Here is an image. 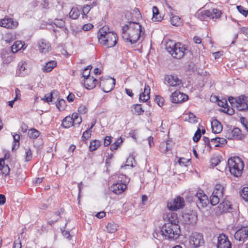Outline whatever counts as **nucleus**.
Wrapping results in <instances>:
<instances>
[{
  "label": "nucleus",
  "mask_w": 248,
  "mask_h": 248,
  "mask_svg": "<svg viewBox=\"0 0 248 248\" xmlns=\"http://www.w3.org/2000/svg\"><path fill=\"white\" fill-rule=\"evenodd\" d=\"M119 178H121V180H119L116 183H114L110 187L111 190L116 194L122 193L126 188L124 184L126 183V175L121 174Z\"/></svg>",
  "instance_id": "nucleus-7"
},
{
  "label": "nucleus",
  "mask_w": 248,
  "mask_h": 248,
  "mask_svg": "<svg viewBox=\"0 0 248 248\" xmlns=\"http://www.w3.org/2000/svg\"><path fill=\"white\" fill-rule=\"evenodd\" d=\"M65 106V101L62 99L59 100L56 104L57 108L61 111L64 109Z\"/></svg>",
  "instance_id": "nucleus-42"
},
{
  "label": "nucleus",
  "mask_w": 248,
  "mask_h": 248,
  "mask_svg": "<svg viewBox=\"0 0 248 248\" xmlns=\"http://www.w3.org/2000/svg\"><path fill=\"white\" fill-rule=\"evenodd\" d=\"M217 248H232V243L228 237L223 233L217 237Z\"/></svg>",
  "instance_id": "nucleus-11"
},
{
  "label": "nucleus",
  "mask_w": 248,
  "mask_h": 248,
  "mask_svg": "<svg viewBox=\"0 0 248 248\" xmlns=\"http://www.w3.org/2000/svg\"><path fill=\"white\" fill-rule=\"evenodd\" d=\"M171 149V148L169 141L162 142L159 145V151L163 154H166Z\"/></svg>",
  "instance_id": "nucleus-29"
},
{
  "label": "nucleus",
  "mask_w": 248,
  "mask_h": 248,
  "mask_svg": "<svg viewBox=\"0 0 248 248\" xmlns=\"http://www.w3.org/2000/svg\"><path fill=\"white\" fill-rule=\"evenodd\" d=\"M54 24L59 28H63L65 26V22L62 19H56Z\"/></svg>",
  "instance_id": "nucleus-50"
},
{
  "label": "nucleus",
  "mask_w": 248,
  "mask_h": 248,
  "mask_svg": "<svg viewBox=\"0 0 248 248\" xmlns=\"http://www.w3.org/2000/svg\"><path fill=\"white\" fill-rule=\"evenodd\" d=\"M184 205L185 201L184 198L179 196L173 200L169 201L167 203V207L170 210L177 211L183 208Z\"/></svg>",
  "instance_id": "nucleus-9"
},
{
  "label": "nucleus",
  "mask_w": 248,
  "mask_h": 248,
  "mask_svg": "<svg viewBox=\"0 0 248 248\" xmlns=\"http://www.w3.org/2000/svg\"><path fill=\"white\" fill-rule=\"evenodd\" d=\"M190 243L194 247H198L204 244L202 235L199 233L194 232L192 233L190 239Z\"/></svg>",
  "instance_id": "nucleus-13"
},
{
  "label": "nucleus",
  "mask_w": 248,
  "mask_h": 248,
  "mask_svg": "<svg viewBox=\"0 0 248 248\" xmlns=\"http://www.w3.org/2000/svg\"><path fill=\"white\" fill-rule=\"evenodd\" d=\"M222 199V197H219L216 194H213V193H212V195L210 198L209 202L211 205L215 206Z\"/></svg>",
  "instance_id": "nucleus-32"
},
{
  "label": "nucleus",
  "mask_w": 248,
  "mask_h": 248,
  "mask_svg": "<svg viewBox=\"0 0 248 248\" xmlns=\"http://www.w3.org/2000/svg\"><path fill=\"white\" fill-rule=\"evenodd\" d=\"M213 194H216L219 197H223L224 194V187L220 184H217L215 186Z\"/></svg>",
  "instance_id": "nucleus-27"
},
{
  "label": "nucleus",
  "mask_w": 248,
  "mask_h": 248,
  "mask_svg": "<svg viewBox=\"0 0 248 248\" xmlns=\"http://www.w3.org/2000/svg\"><path fill=\"white\" fill-rule=\"evenodd\" d=\"M107 31L108 28L106 27H103L99 30L97 35L98 41L107 47H113L117 43L118 36L114 32Z\"/></svg>",
  "instance_id": "nucleus-3"
},
{
  "label": "nucleus",
  "mask_w": 248,
  "mask_h": 248,
  "mask_svg": "<svg viewBox=\"0 0 248 248\" xmlns=\"http://www.w3.org/2000/svg\"><path fill=\"white\" fill-rule=\"evenodd\" d=\"M228 101L232 107H235L236 103L235 101H237V98H234L232 96H230L228 98Z\"/></svg>",
  "instance_id": "nucleus-61"
},
{
  "label": "nucleus",
  "mask_w": 248,
  "mask_h": 248,
  "mask_svg": "<svg viewBox=\"0 0 248 248\" xmlns=\"http://www.w3.org/2000/svg\"><path fill=\"white\" fill-rule=\"evenodd\" d=\"M183 220L186 224L194 225L197 221V215L195 212H190L183 215Z\"/></svg>",
  "instance_id": "nucleus-18"
},
{
  "label": "nucleus",
  "mask_w": 248,
  "mask_h": 248,
  "mask_svg": "<svg viewBox=\"0 0 248 248\" xmlns=\"http://www.w3.org/2000/svg\"><path fill=\"white\" fill-rule=\"evenodd\" d=\"M99 87L105 93H108L112 91L115 85V79L113 78H100L98 82Z\"/></svg>",
  "instance_id": "nucleus-8"
},
{
  "label": "nucleus",
  "mask_w": 248,
  "mask_h": 248,
  "mask_svg": "<svg viewBox=\"0 0 248 248\" xmlns=\"http://www.w3.org/2000/svg\"><path fill=\"white\" fill-rule=\"evenodd\" d=\"M62 125L65 128H68L73 125V121L70 116H66L62 122Z\"/></svg>",
  "instance_id": "nucleus-33"
},
{
  "label": "nucleus",
  "mask_w": 248,
  "mask_h": 248,
  "mask_svg": "<svg viewBox=\"0 0 248 248\" xmlns=\"http://www.w3.org/2000/svg\"><path fill=\"white\" fill-rule=\"evenodd\" d=\"M98 83L97 80L93 77H88L84 81V87L88 90L93 89Z\"/></svg>",
  "instance_id": "nucleus-21"
},
{
  "label": "nucleus",
  "mask_w": 248,
  "mask_h": 248,
  "mask_svg": "<svg viewBox=\"0 0 248 248\" xmlns=\"http://www.w3.org/2000/svg\"><path fill=\"white\" fill-rule=\"evenodd\" d=\"M63 236L68 239H70L72 236L70 235V232L68 231L63 230L62 228L61 229Z\"/></svg>",
  "instance_id": "nucleus-55"
},
{
  "label": "nucleus",
  "mask_w": 248,
  "mask_h": 248,
  "mask_svg": "<svg viewBox=\"0 0 248 248\" xmlns=\"http://www.w3.org/2000/svg\"><path fill=\"white\" fill-rule=\"evenodd\" d=\"M111 143V137L106 136L104 139V144L105 146H108Z\"/></svg>",
  "instance_id": "nucleus-59"
},
{
  "label": "nucleus",
  "mask_w": 248,
  "mask_h": 248,
  "mask_svg": "<svg viewBox=\"0 0 248 248\" xmlns=\"http://www.w3.org/2000/svg\"><path fill=\"white\" fill-rule=\"evenodd\" d=\"M93 28V25L91 24H87L82 27V29L85 31H88Z\"/></svg>",
  "instance_id": "nucleus-62"
},
{
  "label": "nucleus",
  "mask_w": 248,
  "mask_h": 248,
  "mask_svg": "<svg viewBox=\"0 0 248 248\" xmlns=\"http://www.w3.org/2000/svg\"><path fill=\"white\" fill-rule=\"evenodd\" d=\"M32 157V151L30 148H25V160L26 162L31 160Z\"/></svg>",
  "instance_id": "nucleus-39"
},
{
  "label": "nucleus",
  "mask_w": 248,
  "mask_h": 248,
  "mask_svg": "<svg viewBox=\"0 0 248 248\" xmlns=\"http://www.w3.org/2000/svg\"><path fill=\"white\" fill-rule=\"evenodd\" d=\"M29 72L28 69V63L25 61H21L18 64V71L17 74L18 73V76L21 77H24Z\"/></svg>",
  "instance_id": "nucleus-22"
},
{
  "label": "nucleus",
  "mask_w": 248,
  "mask_h": 248,
  "mask_svg": "<svg viewBox=\"0 0 248 248\" xmlns=\"http://www.w3.org/2000/svg\"><path fill=\"white\" fill-rule=\"evenodd\" d=\"M141 93H144V95H150V87L148 85L145 84L144 89V92Z\"/></svg>",
  "instance_id": "nucleus-60"
},
{
  "label": "nucleus",
  "mask_w": 248,
  "mask_h": 248,
  "mask_svg": "<svg viewBox=\"0 0 248 248\" xmlns=\"http://www.w3.org/2000/svg\"><path fill=\"white\" fill-rule=\"evenodd\" d=\"M100 142L98 140H93L90 142L89 149L90 151L96 150L100 146Z\"/></svg>",
  "instance_id": "nucleus-36"
},
{
  "label": "nucleus",
  "mask_w": 248,
  "mask_h": 248,
  "mask_svg": "<svg viewBox=\"0 0 248 248\" xmlns=\"http://www.w3.org/2000/svg\"><path fill=\"white\" fill-rule=\"evenodd\" d=\"M24 44L21 41H16L11 46V50L13 53H15L21 49H24Z\"/></svg>",
  "instance_id": "nucleus-26"
},
{
  "label": "nucleus",
  "mask_w": 248,
  "mask_h": 248,
  "mask_svg": "<svg viewBox=\"0 0 248 248\" xmlns=\"http://www.w3.org/2000/svg\"><path fill=\"white\" fill-rule=\"evenodd\" d=\"M13 248H21V243L19 240L14 242Z\"/></svg>",
  "instance_id": "nucleus-63"
},
{
  "label": "nucleus",
  "mask_w": 248,
  "mask_h": 248,
  "mask_svg": "<svg viewBox=\"0 0 248 248\" xmlns=\"http://www.w3.org/2000/svg\"><path fill=\"white\" fill-rule=\"evenodd\" d=\"M54 92H51L50 93H47L46 95H45L44 97L42 98V99L44 100L45 102H47L49 103L50 102L52 101V93Z\"/></svg>",
  "instance_id": "nucleus-47"
},
{
  "label": "nucleus",
  "mask_w": 248,
  "mask_h": 248,
  "mask_svg": "<svg viewBox=\"0 0 248 248\" xmlns=\"http://www.w3.org/2000/svg\"><path fill=\"white\" fill-rule=\"evenodd\" d=\"M164 80L167 82L170 86L172 87L179 86L182 84V80L176 75H166L165 77Z\"/></svg>",
  "instance_id": "nucleus-16"
},
{
  "label": "nucleus",
  "mask_w": 248,
  "mask_h": 248,
  "mask_svg": "<svg viewBox=\"0 0 248 248\" xmlns=\"http://www.w3.org/2000/svg\"><path fill=\"white\" fill-rule=\"evenodd\" d=\"M201 137V130L200 128H198L194 134L193 140L195 142H197L200 140Z\"/></svg>",
  "instance_id": "nucleus-46"
},
{
  "label": "nucleus",
  "mask_w": 248,
  "mask_h": 248,
  "mask_svg": "<svg viewBox=\"0 0 248 248\" xmlns=\"http://www.w3.org/2000/svg\"><path fill=\"white\" fill-rule=\"evenodd\" d=\"M228 165L231 173L234 176L238 177L242 175L244 164L239 157L234 156L229 158Z\"/></svg>",
  "instance_id": "nucleus-5"
},
{
  "label": "nucleus",
  "mask_w": 248,
  "mask_h": 248,
  "mask_svg": "<svg viewBox=\"0 0 248 248\" xmlns=\"http://www.w3.org/2000/svg\"><path fill=\"white\" fill-rule=\"evenodd\" d=\"M234 239L243 243L248 238V227H242L234 233Z\"/></svg>",
  "instance_id": "nucleus-10"
},
{
  "label": "nucleus",
  "mask_w": 248,
  "mask_h": 248,
  "mask_svg": "<svg viewBox=\"0 0 248 248\" xmlns=\"http://www.w3.org/2000/svg\"><path fill=\"white\" fill-rule=\"evenodd\" d=\"M218 105L226 109L228 107L227 102L226 99L218 100Z\"/></svg>",
  "instance_id": "nucleus-52"
},
{
  "label": "nucleus",
  "mask_w": 248,
  "mask_h": 248,
  "mask_svg": "<svg viewBox=\"0 0 248 248\" xmlns=\"http://www.w3.org/2000/svg\"><path fill=\"white\" fill-rule=\"evenodd\" d=\"M220 162V158L218 156L214 157L211 159V163L214 166L217 165Z\"/></svg>",
  "instance_id": "nucleus-51"
},
{
  "label": "nucleus",
  "mask_w": 248,
  "mask_h": 248,
  "mask_svg": "<svg viewBox=\"0 0 248 248\" xmlns=\"http://www.w3.org/2000/svg\"><path fill=\"white\" fill-rule=\"evenodd\" d=\"M150 99V95H144V93H140L139 97V101L142 102H145Z\"/></svg>",
  "instance_id": "nucleus-49"
},
{
  "label": "nucleus",
  "mask_w": 248,
  "mask_h": 248,
  "mask_svg": "<svg viewBox=\"0 0 248 248\" xmlns=\"http://www.w3.org/2000/svg\"><path fill=\"white\" fill-rule=\"evenodd\" d=\"M211 127L214 133H219L222 130V126L221 123L217 119H214L212 121Z\"/></svg>",
  "instance_id": "nucleus-24"
},
{
  "label": "nucleus",
  "mask_w": 248,
  "mask_h": 248,
  "mask_svg": "<svg viewBox=\"0 0 248 248\" xmlns=\"http://www.w3.org/2000/svg\"><path fill=\"white\" fill-rule=\"evenodd\" d=\"M28 135L30 138L36 139L40 135V132L35 129H31L28 132Z\"/></svg>",
  "instance_id": "nucleus-38"
},
{
  "label": "nucleus",
  "mask_w": 248,
  "mask_h": 248,
  "mask_svg": "<svg viewBox=\"0 0 248 248\" xmlns=\"http://www.w3.org/2000/svg\"><path fill=\"white\" fill-rule=\"evenodd\" d=\"M92 130L87 129L83 134L82 139L83 141L87 140L91 137Z\"/></svg>",
  "instance_id": "nucleus-44"
},
{
  "label": "nucleus",
  "mask_w": 248,
  "mask_h": 248,
  "mask_svg": "<svg viewBox=\"0 0 248 248\" xmlns=\"http://www.w3.org/2000/svg\"><path fill=\"white\" fill-rule=\"evenodd\" d=\"M217 208L220 213L230 212L232 209L230 202L224 200L222 201Z\"/></svg>",
  "instance_id": "nucleus-23"
},
{
  "label": "nucleus",
  "mask_w": 248,
  "mask_h": 248,
  "mask_svg": "<svg viewBox=\"0 0 248 248\" xmlns=\"http://www.w3.org/2000/svg\"><path fill=\"white\" fill-rule=\"evenodd\" d=\"M248 97L242 95L237 98V101H235V106L239 111H244L248 108L247 104Z\"/></svg>",
  "instance_id": "nucleus-12"
},
{
  "label": "nucleus",
  "mask_w": 248,
  "mask_h": 248,
  "mask_svg": "<svg viewBox=\"0 0 248 248\" xmlns=\"http://www.w3.org/2000/svg\"><path fill=\"white\" fill-rule=\"evenodd\" d=\"M211 142L214 144L215 147H219L220 145H224L227 143V140L224 138L216 137L211 140Z\"/></svg>",
  "instance_id": "nucleus-28"
},
{
  "label": "nucleus",
  "mask_w": 248,
  "mask_h": 248,
  "mask_svg": "<svg viewBox=\"0 0 248 248\" xmlns=\"http://www.w3.org/2000/svg\"><path fill=\"white\" fill-rule=\"evenodd\" d=\"M87 111V108L84 105H81L78 108V111L79 113L85 114Z\"/></svg>",
  "instance_id": "nucleus-57"
},
{
  "label": "nucleus",
  "mask_w": 248,
  "mask_h": 248,
  "mask_svg": "<svg viewBox=\"0 0 248 248\" xmlns=\"http://www.w3.org/2000/svg\"><path fill=\"white\" fill-rule=\"evenodd\" d=\"M196 197L199 201V202H198V205H200L202 207H206L209 202L208 197L203 191L198 192Z\"/></svg>",
  "instance_id": "nucleus-20"
},
{
  "label": "nucleus",
  "mask_w": 248,
  "mask_h": 248,
  "mask_svg": "<svg viewBox=\"0 0 248 248\" xmlns=\"http://www.w3.org/2000/svg\"><path fill=\"white\" fill-rule=\"evenodd\" d=\"M92 68L91 65H88L87 67L85 68L82 72V77L84 79L88 77H90V71Z\"/></svg>",
  "instance_id": "nucleus-41"
},
{
  "label": "nucleus",
  "mask_w": 248,
  "mask_h": 248,
  "mask_svg": "<svg viewBox=\"0 0 248 248\" xmlns=\"http://www.w3.org/2000/svg\"><path fill=\"white\" fill-rule=\"evenodd\" d=\"M171 24L175 26H178L181 24V18L177 16L173 15L170 18Z\"/></svg>",
  "instance_id": "nucleus-37"
},
{
  "label": "nucleus",
  "mask_w": 248,
  "mask_h": 248,
  "mask_svg": "<svg viewBox=\"0 0 248 248\" xmlns=\"http://www.w3.org/2000/svg\"><path fill=\"white\" fill-rule=\"evenodd\" d=\"M131 111L133 114L136 115H142L144 110L140 104H134L131 107Z\"/></svg>",
  "instance_id": "nucleus-25"
},
{
  "label": "nucleus",
  "mask_w": 248,
  "mask_h": 248,
  "mask_svg": "<svg viewBox=\"0 0 248 248\" xmlns=\"http://www.w3.org/2000/svg\"><path fill=\"white\" fill-rule=\"evenodd\" d=\"M240 122L245 129L248 132V120L245 117H241L240 118Z\"/></svg>",
  "instance_id": "nucleus-45"
},
{
  "label": "nucleus",
  "mask_w": 248,
  "mask_h": 248,
  "mask_svg": "<svg viewBox=\"0 0 248 248\" xmlns=\"http://www.w3.org/2000/svg\"><path fill=\"white\" fill-rule=\"evenodd\" d=\"M158 105L160 107L162 106L164 103V99L159 96H156L155 99Z\"/></svg>",
  "instance_id": "nucleus-58"
},
{
  "label": "nucleus",
  "mask_w": 248,
  "mask_h": 248,
  "mask_svg": "<svg viewBox=\"0 0 248 248\" xmlns=\"http://www.w3.org/2000/svg\"><path fill=\"white\" fill-rule=\"evenodd\" d=\"M188 119L189 120V122H190L191 123H196L198 122V121L196 120V116L192 113H189L188 114Z\"/></svg>",
  "instance_id": "nucleus-53"
},
{
  "label": "nucleus",
  "mask_w": 248,
  "mask_h": 248,
  "mask_svg": "<svg viewBox=\"0 0 248 248\" xmlns=\"http://www.w3.org/2000/svg\"><path fill=\"white\" fill-rule=\"evenodd\" d=\"M90 6H88V4L84 5L82 9V14L83 15L86 16L91 10Z\"/></svg>",
  "instance_id": "nucleus-56"
},
{
  "label": "nucleus",
  "mask_w": 248,
  "mask_h": 248,
  "mask_svg": "<svg viewBox=\"0 0 248 248\" xmlns=\"http://www.w3.org/2000/svg\"><path fill=\"white\" fill-rule=\"evenodd\" d=\"M242 33L245 34L248 37V27H242L240 29Z\"/></svg>",
  "instance_id": "nucleus-64"
},
{
  "label": "nucleus",
  "mask_w": 248,
  "mask_h": 248,
  "mask_svg": "<svg viewBox=\"0 0 248 248\" xmlns=\"http://www.w3.org/2000/svg\"><path fill=\"white\" fill-rule=\"evenodd\" d=\"M80 14V10L77 7H73L69 12V16L73 19H77Z\"/></svg>",
  "instance_id": "nucleus-31"
},
{
  "label": "nucleus",
  "mask_w": 248,
  "mask_h": 248,
  "mask_svg": "<svg viewBox=\"0 0 248 248\" xmlns=\"http://www.w3.org/2000/svg\"><path fill=\"white\" fill-rule=\"evenodd\" d=\"M169 221L168 223H175L178 224V219L177 215L174 213H171L168 215Z\"/></svg>",
  "instance_id": "nucleus-35"
},
{
  "label": "nucleus",
  "mask_w": 248,
  "mask_h": 248,
  "mask_svg": "<svg viewBox=\"0 0 248 248\" xmlns=\"http://www.w3.org/2000/svg\"><path fill=\"white\" fill-rule=\"evenodd\" d=\"M57 65V62L55 61H50L46 63L43 68V71L46 72H50Z\"/></svg>",
  "instance_id": "nucleus-30"
},
{
  "label": "nucleus",
  "mask_w": 248,
  "mask_h": 248,
  "mask_svg": "<svg viewBox=\"0 0 248 248\" xmlns=\"http://www.w3.org/2000/svg\"><path fill=\"white\" fill-rule=\"evenodd\" d=\"M222 14L221 11L217 8H213L208 10H204L200 12L199 14V18L202 20H204L207 17L216 20L220 17Z\"/></svg>",
  "instance_id": "nucleus-6"
},
{
  "label": "nucleus",
  "mask_w": 248,
  "mask_h": 248,
  "mask_svg": "<svg viewBox=\"0 0 248 248\" xmlns=\"http://www.w3.org/2000/svg\"><path fill=\"white\" fill-rule=\"evenodd\" d=\"M38 50L42 53L46 54L51 50L50 44L46 39H41L37 43Z\"/></svg>",
  "instance_id": "nucleus-14"
},
{
  "label": "nucleus",
  "mask_w": 248,
  "mask_h": 248,
  "mask_svg": "<svg viewBox=\"0 0 248 248\" xmlns=\"http://www.w3.org/2000/svg\"><path fill=\"white\" fill-rule=\"evenodd\" d=\"M238 11L242 14L243 16L246 17L248 14V11L246 10L243 6L241 5L237 6Z\"/></svg>",
  "instance_id": "nucleus-48"
},
{
  "label": "nucleus",
  "mask_w": 248,
  "mask_h": 248,
  "mask_svg": "<svg viewBox=\"0 0 248 248\" xmlns=\"http://www.w3.org/2000/svg\"><path fill=\"white\" fill-rule=\"evenodd\" d=\"M225 137L229 140L240 139L241 131L237 127L234 128L232 130H228L226 133Z\"/></svg>",
  "instance_id": "nucleus-19"
},
{
  "label": "nucleus",
  "mask_w": 248,
  "mask_h": 248,
  "mask_svg": "<svg viewBox=\"0 0 248 248\" xmlns=\"http://www.w3.org/2000/svg\"><path fill=\"white\" fill-rule=\"evenodd\" d=\"M3 174H4L5 175L8 174L10 172V168L8 165L3 166L2 167V168L0 169Z\"/></svg>",
  "instance_id": "nucleus-54"
},
{
  "label": "nucleus",
  "mask_w": 248,
  "mask_h": 248,
  "mask_svg": "<svg viewBox=\"0 0 248 248\" xmlns=\"http://www.w3.org/2000/svg\"><path fill=\"white\" fill-rule=\"evenodd\" d=\"M143 34L142 27L138 22L129 21L122 28L123 39L131 44L136 43Z\"/></svg>",
  "instance_id": "nucleus-1"
},
{
  "label": "nucleus",
  "mask_w": 248,
  "mask_h": 248,
  "mask_svg": "<svg viewBox=\"0 0 248 248\" xmlns=\"http://www.w3.org/2000/svg\"><path fill=\"white\" fill-rule=\"evenodd\" d=\"M159 14V11L157 7L154 6L153 7V19H155V21H160L161 20V17H157V15Z\"/></svg>",
  "instance_id": "nucleus-40"
},
{
  "label": "nucleus",
  "mask_w": 248,
  "mask_h": 248,
  "mask_svg": "<svg viewBox=\"0 0 248 248\" xmlns=\"http://www.w3.org/2000/svg\"><path fill=\"white\" fill-rule=\"evenodd\" d=\"M241 195L246 202H248V187L242 189Z\"/></svg>",
  "instance_id": "nucleus-43"
},
{
  "label": "nucleus",
  "mask_w": 248,
  "mask_h": 248,
  "mask_svg": "<svg viewBox=\"0 0 248 248\" xmlns=\"http://www.w3.org/2000/svg\"><path fill=\"white\" fill-rule=\"evenodd\" d=\"M118 225L114 222H110V223H108L106 228V230H107V231L108 232V233H114L115 232H116L117 230V228H118Z\"/></svg>",
  "instance_id": "nucleus-34"
},
{
  "label": "nucleus",
  "mask_w": 248,
  "mask_h": 248,
  "mask_svg": "<svg viewBox=\"0 0 248 248\" xmlns=\"http://www.w3.org/2000/svg\"><path fill=\"white\" fill-rule=\"evenodd\" d=\"M181 233L180 226L175 223H166L161 227L160 231H155L154 234V237L160 239L162 237L165 239L176 240Z\"/></svg>",
  "instance_id": "nucleus-2"
},
{
  "label": "nucleus",
  "mask_w": 248,
  "mask_h": 248,
  "mask_svg": "<svg viewBox=\"0 0 248 248\" xmlns=\"http://www.w3.org/2000/svg\"><path fill=\"white\" fill-rule=\"evenodd\" d=\"M166 48L174 58L177 59L182 58L187 50L184 45L180 43H176L171 41L166 43Z\"/></svg>",
  "instance_id": "nucleus-4"
},
{
  "label": "nucleus",
  "mask_w": 248,
  "mask_h": 248,
  "mask_svg": "<svg viewBox=\"0 0 248 248\" xmlns=\"http://www.w3.org/2000/svg\"><path fill=\"white\" fill-rule=\"evenodd\" d=\"M171 102L173 103H180L188 99V96L179 91H175L171 95Z\"/></svg>",
  "instance_id": "nucleus-15"
},
{
  "label": "nucleus",
  "mask_w": 248,
  "mask_h": 248,
  "mask_svg": "<svg viewBox=\"0 0 248 248\" xmlns=\"http://www.w3.org/2000/svg\"><path fill=\"white\" fill-rule=\"evenodd\" d=\"M18 25V22L11 18H4L0 21V26L7 29H15Z\"/></svg>",
  "instance_id": "nucleus-17"
}]
</instances>
